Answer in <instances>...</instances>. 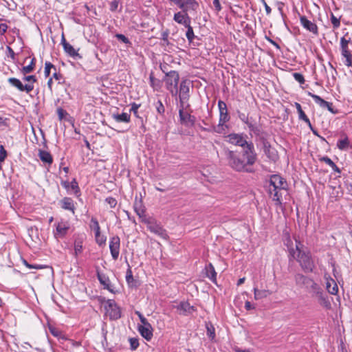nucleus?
Wrapping results in <instances>:
<instances>
[{
	"label": "nucleus",
	"mask_w": 352,
	"mask_h": 352,
	"mask_svg": "<svg viewBox=\"0 0 352 352\" xmlns=\"http://www.w3.org/2000/svg\"><path fill=\"white\" fill-rule=\"evenodd\" d=\"M224 154L229 166L236 172L253 173L252 166L258 160V155L253 142L241 152L224 149Z\"/></svg>",
	"instance_id": "nucleus-1"
},
{
	"label": "nucleus",
	"mask_w": 352,
	"mask_h": 352,
	"mask_svg": "<svg viewBox=\"0 0 352 352\" xmlns=\"http://www.w3.org/2000/svg\"><path fill=\"white\" fill-rule=\"evenodd\" d=\"M294 280L297 285L304 287L313 297L317 298L320 305L327 309L331 307L327 295L312 278L298 273L295 274Z\"/></svg>",
	"instance_id": "nucleus-2"
},
{
	"label": "nucleus",
	"mask_w": 352,
	"mask_h": 352,
	"mask_svg": "<svg viewBox=\"0 0 352 352\" xmlns=\"http://www.w3.org/2000/svg\"><path fill=\"white\" fill-rule=\"evenodd\" d=\"M170 3L176 6L180 9L173 15V20L178 24L184 27L191 23L188 12L197 11L199 3L196 0H167Z\"/></svg>",
	"instance_id": "nucleus-3"
},
{
	"label": "nucleus",
	"mask_w": 352,
	"mask_h": 352,
	"mask_svg": "<svg viewBox=\"0 0 352 352\" xmlns=\"http://www.w3.org/2000/svg\"><path fill=\"white\" fill-rule=\"evenodd\" d=\"M218 108L219 111V120L217 126H213L214 132L221 133L224 128L228 129L226 123L230 120V117L228 114L226 103L223 100L218 101Z\"/></svg>",
	"instance_id": "nucleus-4"
},
{
	"label": "nucleus",
	"mask_w": 352,
	"mask_h": 352,
	"mask_svg": "<svg viewBox=\"0 0 352 352\" xmlns=\"http://www.w3.org/2000/svg\"><path fill=\"white\" fill-rule=\"evenodd\" d=\"M299 263L300 267L305 273H311L316 268L314 261L309 250L305 252H298L294 258Z\"/></svg>",
	"instance_id": "nucleus-5"
},
{
	"label": "nucleus",
	"mask_w": 352,
	"mask_h": 352,
	"mask_svg": "<svg viewBox=\"0 0 352 352\" xmlns=\"http://www.w3.org/2000/svg\"><path fill=\"white\" fill-rule=\"evenodd\" d=\"M144 223L146 225L147 229L152 233L157 235L163 239L168 238V233L160 223L153 217L149 219H144Z\"/></svg>",
	"instance_id": "nucleus-6"
},
{
	"label": "nucleus",
	"mask_w": 352,
	"mask_h": 352,
	"mask_svg": "<svg viewBox=\"0 0 352 352\" xmlns=\"http://www.w3.org/2000/svg\"><path fill=\"white\" fill-rule=\"evenodd\" d=\"M179 107V122L182 125H184L186 127H192L194 126L196 122L195 116L190 114V112L188 111V109L190 106L185 105H178Z\"/></svg>",
	"instance_id": "nucleus-7"
},
{
	"label": "nucleus",
	"mask_w": 352,
	"mask_h": 352,
	"mask_svg": "<svg viewBox=\"0 0 352 352\" xmlns=\"http://www.w3.org/2000/svg\"><path fill=\"white\" fill-rule=\"evenodd\" d=\"M247 138L248 135L243 133H232L226 136V141L234 146H240L243 149L247 148L250 142H252V141H248Z\"/></svg>",
	"instance_id": "nucleus-8"
},
{
	"label": "nucleus",
	"mask_w": 352,
	"mask_h": 352,
	"mask_svg": "<svg viewBox=\"0 0 352 352\" xmlns=\"http://www.w3.org/2000/svg\"><path fill=\"white\" fill-rule=\"evenodd\" d=\"M104 309L106 314L109 316L110 320H116L121 318L120 308L118 306L114 300H107L104 305Z\"/></svg>",
	"instance_id": "nucleus-9"
},
{
	"label": "nucleus",
	"mask_w": 352,
	"mask_h": 352,
	"mask_svg": "<svg viewBox=\"0 0 352 352\" xmlns=\"http://www.w3.org/2000/svg\"><path fill=\"white\" fill-rule=\"evenodd\" d=\"M189 82L187 80H182L179 85V103L178 105L190 106L189 100Z\"/></svg>",
	"instance_id": "nucleus-10"
},
{
	"label": "nucleus",
	"mask_w": 352,
	"mask_h": 352,
	"mask_svg": "<svg viewBox=\"0 0 352 352\" xmlns=\"http://www.w3.org/2000/svg\"><path fill=\"white\" fill-rule=\"evenodd\" d=\"M270 188L276 190H287V184L286 180L278 175H273L270 179Z\"/></svg>",
	"instance_id": "nucleus-11"
},
{
	"label": "nucleus",
	"mask_w": 352,
	"mask_h": 352,
	"mask_svg": "<svg viewBox=\"0 0 352 352\" xmlns=\"http://www.w3.org/2000/svg\"><path fill=\"white\" fill-rule=\"evenodd\" d=\"M163 80L165 82L166 89H171L173 87L177 86L179 80V73L175 70L170 71L166 73Z\"/></svg>",
	"instance_id": "nucleus-12"
},
{
	"label": "nucleus",
	"mask_w": 352,
	"mask_h": 352,
	"mask_svg": "<svg viewBox=\"0 0 352 352\" xmlns=\"http://www.w3.org/2000/svg\"><path fill=\"white\" fill-rule=\"evenodd\" d=\"M8 82L11 86L16 88L19 91H25L27 94H29L34 89V85L32 83L23 85L19 79L16 78H9Z\"/></svg>",
	"instance_id": "nucleus-13"
},
{
	"label": "nucleus",
	"mask_w": 352,
	"mask_h": 352,
	"mask_svg": "<svg viewBox=\"0 0 352 352\" xmlns=\"http://www.w3.org/2000/svg\"><path fill=\"white\" fill-rule=\"evenodd\" d=\"M120 239L118 236H113L109 240V250L113 260H117L120 254Z\"/></svg>",
	"instance_id": "nucleus-14"
},
{
	"label": "nucleus",
	"mask_w": 352,
	"mask_h": 352,
	"mask_svg": "<svg viewBox=\"0 0 352 352\" xmlns=\"http://www.w3.org/2000/svg\"><path fill=\"white\" fill-rule=\"evenodd\" d=\"M61 185L69 193H74L76 197L80 195V190L76 179L74 178L71 182L68 181H62Z\"/></svg>",
	"instance_id": "nucleus-15"
},
{
	"label": "nucleus",
	"mask_w": 352,
	"mask_h": 352,
	"mask_svg": "<svg viewBox=\"0 0 352 352\" xmlns=\"http://www.w3.org/2000/svg\"><path fill=\"white\" fill-rule=\"evenodd\" d=\"M300 21L301 25L308 30L309 32L313 33L315 35L318 34V29L316 24L309 20L305 16H300Z\"/></svg>",
	"instance_id": "nucleus-16"
},
{
	"label": "nucleus",
	"mask_w": 352,
	"mask_h": 352,
	"mask_svg": "<svg viewBox=\"0 0 352 352\" xmlns=\"http://www.w3.org/2000/svg\"><path fill=\"white\" fill-rule=\"evenodd\" d=\"M176 309L180 315H189L195 311L194 306H191L187 301H182L177 306Z\"/></svg>",
	"instance_id": "nucleus-17"
},
{
	"label": "nucleus",
	"mask_w": 352,
	"mask_h": 352,
	"mask_svg": "<svg viewBox=\"0 0 352 352\" xmlns=\"http://www.w3.org/2000/svg\"><path fill=\"white\" fill-rule=\"evenodd\" d=\"M61 43L64 51L67 54L68 56L72 57L74 59L82 58V56L78 54V50H76L72 45L67 43L63 36H62Z\"/></svg>",
	"instance_id": "nucleus-18"
},
{
	"label": "nucleus",
	"mask_w": 352,
	"mask_h": 352,
	"mask_svg": "<svg viewBox=\"0 0 352 352\" xmlns=\"http://www.w3.org/2000/svg\"><path fill=\"white\" fill-rule=\"evenodd\" d=\"M97 278L101 285L104 286V289H107L111 293H115L113 287L111 285V281L108 276L105 274L100 272L99 270L96 271Z\"/></svg>",
	"instance_id": "nucleus-19"
},
{
	"label": "nucleus",
	"mask_w": 352,
	"mask_h": 352,
	"mask_svg": "<svg viewBox=\"0 0 352 352\" xmlns=\"http://www.w3.org/2000/svg\"><path fill=\"white\" fill-rule=\"evenodd\" d=\"M69 226L66 221L58 222L56 226V232L54 234L56 238H63L67 233Z\"/></svg>",
	"instance_id": "nucleus-20"
},
{
	"label": "nucleus",
	"mask_w": 352,
	"mask_h": 352,
	"mask_svg": "<svg viewBox=\"0 0 352 352\" xmlns=\"http://www.w3.org/2000/svg\"><path fill=\"white\" fill-rule=\"evenodd\" d=\"M263 148L264 153L268 159L274 162L278 159V153L270 142H265L263 146Z\"/></svg>",
	"instance_id": "nucleus-21"
},
{
	"label": "nucleus",
	"mask_w": 352,
	"mask_h": 352,
	"mask_svg": "<svg viewBox=\"0 0 352 352\" xmlns=\"http://www.w3.org/2000/svg\"><path fill=\"white\" fill-rule=\"evenodd\" d=\"M283 190H279V189H272V188H269V192L270 195L272 197V199L274 201H275V205L277 206H282V197L283 193L282 191Z\"/></svg>",
	"instance_id": "nucleus-22"
},
{
	"label": "nucleus",
	"mask_w": 352,
	"mask_h": 352,
	"mask_svg": "<svg viewBox=\"0 0 352 352\" xmlns=\"http://www.w3.org/2000/svg\"><path fill=\"white\" fill-rule=\"evenodd\" d=\"M206 276L213 283L217 285V272L213 265L211 263L207 264L205 267Z\"/></svg>",
	"instance_id": "nucleus-23"
},
{
	"label": "nucleus",
	"mask_w": 352,
	"mask_h": 352,
	"mask_svg": "<svg viewBox=\"0 0 352 352\" xmlns=\"http://www.w3.org/2000/svg\"><path fill=\"white\" fill-rule=\"evenodd\" d=\"M138 331L140 333V335L147 341H150L153 336V327L152 326L149 327H138Z\"/></svg>",
	"instance_id": "nucleus-24"
},
{
	"label": "nucleus",
	"mask_w": 352,
	"mask_h": 352,
	"mask_svg": "<svg viewBox=\"0 0 352 352\" xmlns=\"http://www.w3.org/2000/svg\"><path fill=\"white\" fill-rule=\"evenodd\" d=\"M326 289L332 295H336L338 292V287L336 283L330 276L326 278Z\"/></svg>",
	"instance_id": "nucleus-25"
},
{
	"label": "nucleus",
	"mask_w": 352,
	"mask_h": 352,
	"mask_svg": "<svg viewBox=\"0 0 352 352\" xmlns=\"http://www.w3.org/2000/svg\"><path fill=\"white\" fill-rule=\"evenodd\" d=\"M60 204L63 209L72 211L74 213L75 206L72 198L67 197H64L60 200Z\"/></svg>",
	"instance_id": "nucleus-26"
},
{
	"label": "nucleus",
	"mask_w": 352,
	"mask_h": 352,
	"mask_svg": "<svg viewBox=\"0 0 352 352\" xmlns=\"http://www.w3.org/2000/svg\"><path fill=\"white\" fill-rule=\"evenodd\" d=\"M126 281L129 287L137 288L138 287V282L134 279L131 268L129 265L126 272Z\"/></svg>",
	"instance_id": "nucleus-27"
},
{
	"label": "nucleus",
	"mask_w": 352,
	"mask_h": 352,
	"mask_svg": "<svg viewBox=\"0 0 352 352\" xmlns=\"http://www.w3.org/2000/svg\"><path fill=\"white\" fill-rule=\"evenodd\" d=\"M113 119L117 122H124L129 123L131 120L130 114L128 113L123 112L121 114L119 113H113L112 114Z\"/></svg>",
	"instance_id": "nucleus-28"
},
{
	"label": "nucleus",
	"mask_w": 352,
	"mask_h": 352,
	"mask_svg": "<svg viewBox=\"0 0 352 352\" xmlns=\"http://www.w3.org/2000/svg\"><path fill=\"white\" fill-rule=\"evenodd\" d=\"M133 208H134V210H135V213L140 217V219H141V221L142 223H144V219H149L151 217H147L145 214V209L142 206L141 203H139V204L136 203L134 205Z\"/></svg>",
	"instance_id": "nucleus-29"
},
{
	"label": "nucleus",
	"mask_w": 352,
	"mask_h": 352,
	"mask_svg": "<svg viewBox=\"0 0 352 352\" xmlns=\"http://www.w3.org/2000/svg\"><path fill=\"white\" fill-rule=\"evenodd\" d=\"M342 136H343V138L337 142V147L340 151H347L350 146L349 138L346 134H343Z\"/></svg>",
	"instance_id": "nucleus-30"
},
{
	"label": "nucleus",
	"mask_w": 352,
	"mask_h": 352,
	"mask_svg": "<svg viewBox=\"0 0 352 352\" xmlns=\"http://www.w3.org/2000/svg\"><path fill=\"white\" fill-rule=\"evenodd\" d=\"M296 241V248L295 249L291 248L289 249V255L292 258H296V255L298 252H305V250H302L303 244L298 239H295Z\"/></svg>",
	"instance_id": "nucleus-31"
},
{
	"label": "nucleus",
	"mask_w": 352,
	"mask_h": 352,
	"mask_svg": "<svg viewBox=\"0 0 352 352\" xmlns=\"http://www.w3.org/2000/svg\"><path fill=\"white\" fill-rule=\"evenodd\" d=\"M38 156H39L41 160L44 163H46V164H48L49 165H50L53 162L52 156L48 151H43V150H39Z\"/></svg>",
	"instance_id": "nucleus-32"
},
{
	"label": "nucleus",
	"mask_w": 352,
	"mask_h": 352,
	"mask_svg": "<svg viewBox=\"0 0 352 352\" xmlns=\"http://www.w3.org/2000/svg\"><path fill=\"white\" fill-rule=\"evenodd\" d=\"M153 105L155 107L157 114L160 116L162 118H164L165 107L163 104L162 102L160 100H157V101L153 102Z\"/></svg>",
	"instance_id": "nucleus-33"
},
{
	"label": "nucleus",
	"mask_w": 352,
	"mask_h": 352,
	"mask_svg": "<svg viewBox=\"0 0 352 352\" xmlns=\"http://www.w3.org/2000/svg\"><path fill=\"white\" fill-rule=\"evenodd\" d=\"M36 62V58L34 57L32 58L28 65L22 67L21 72L23 75L31 73L34 69Z\"/></svg>",
	"instance_id": "nucleus-34"
},
{
	"label": "nucleus",
	"mask_w": 352,
	"mask_h": 352,
	"mask_svg": "<svg viewBox=\"0 0 352 352\" xmlns=\"http://www.w3.org/2000/svg\"><path fill=\"white\" fill-rule=\"evenodd\" d=\"M83 240L81 238H77L74 241V255L77 257L82 252Z\"/></svg>",
	"instance_id": "nucleus-35"
},
{
	"label": "nucleus",
	"mask_w": 352,
	"mask_h": 352,
	"mask_svg": "<svg viewBox=\"0 0 352 352\" xmlns=\"http://www.w3.org/2000/svg\"><path fill=\"white\" fill-rule=\"evenodd\" d=\"M150 85L154 89L158 90L161 88L162 82L159 79L155 78L154 74L151 72L149 75Z\"/></svg>",
	"instance_id": "nucleus-36"
},
{
	"label": "nucleus",
	"mask_w": 352,
	"mask_h": 352,
	"mask_svg": "<svg viewBox=\"0 0 352 352\" xmlns=\"http://www.w3.org/2000/svg\"><path fill=\"white\" fill-rule=\"evenodd\" d=\"M185 28L187 29L186 32V38L189 43H192L195 38L192 27L190 23H189L188 25L185 26Z\"/></svg>",
	"instance_id": "nucleus-37"
},
{
	"label": "nucleus",
	"mask_w": 352,
	"mask_h": 352,
	"mask_svg": "<svg viewBox=\"0 0 352 352\" xmlns=\"http://www.w3.org/2000/svg\"><path fill=\"white\" fill-rule=\"evenodd\" d=\"M307 95L311 96L314 102L318 104L320 107L323 108L324 107V102H326V100H324V99H322L320 96H318V95H316L311 92H308L307 93Z\"/></svg>",
	"instance_id": "nucleus-38"
},
{
	"label": "nucleus",
	"mask_w": 352,
	"mask_h": 352,
	"mask_svg": "<svg viewBox=\"0 0 352 352\" xmlns=\"http://www.w3.org/2000/svg\"><path fill=\"white\" fill-rule=\"evenodd\" d=\"M89 227L91 230H94L95 234L96 233L98 234V232L100 231V227L99 223H98V220L96 219V218H95V217H92L91 219V223L89 225Z\"/></svg>",
	"instance_id": "nucleus-39"
},
{
	"label": "nucleus",
	"mask_w": 352,
	"mask_h": 352,
	"mask_svg": "<svg viewBox=\"0 0 352 352\" xmlns=\"http://www.w3.org/2000/svg\"><path fill=\"white\" fill-rule=\"evenodd\" d=\"M95 239L99 246H103L106 244L107 237L104 235H101L100 231L98 232V234H95Z\"/></svg>",
	"instance_id": "nucleus-40"
},
{
	"label": "nucleus",
	"mask_w": 352,
	"mask_h": 352,
	"mask_svg": "<svg viewBox=\"0 0 352 352\" xmlns=\"http://www.w3.org/2000/svg\"><path fill=\"white\" fill-rule=\"evenodd\" d=\"M23 265L26 266L28 269H34V270H41L47 267V265H39V264H30L25 259H23L22 261Z\"/></svg>",
	"instance_id": "nucleus-41"
},
{
	"label": "nucleus",
	"mask_w": 352,
	"mask_h": 352,
	"mask_svg": "<svg viewBox=\"0 0 352 352\" xmlns=\"http://www.w3.org/2000/svg\"><path fill=\"white\" fill-rule=\"evenodd\" d=\"M254 298L256 300L261 299L267 296L266 290H258L256 287L254 288Z\"/></svg>",
	"instance_id": "nucleus-42"
},
{
	"label": "nucleus",
	"mask_w": 352,
	"mask_h": 352,
	"mask_svg": "<svg viewBox=\"0 0 352 352\" xmlns=\"http://www.w3.org/2000/svg\"><path fill=\"white\" fill-rule=\"evenodd\" d=\"M51 69H54V71L56 70V67L52 63H51L50 62H47V61L45 62V71H44V74H45V77H49V76L50 75Z\"/></svg>",
	"instance_id": "nucleus-43"
},
{
	"label": "nucleus",
	"mask_w": 352,
	"mask_h": 352,
	"mask_svg": "<svg viewBox=\"0 0 352 352\" xmlns=\"http://www.w3.org/2000/svg\"><path fill=\"white\" fill-rule=\"evenodd\" d=\"M298 113V118L299 120H303L309 127H311V123L309 119V118L307 116L305 113L302 111H300Z\"/></svg>",
	"instance_id": "nucleus-44"
},
{
	"label": "nucleus",
	"mask_w": 352,
	"mask_h": 352,
	"mask_svg": "<svg viewBox=\"0 0 352 352\" xmlns=\"http://www.w3.org/2000/svg\"><path fill=\"white\" fill-rule=\"evenodd\" d=\"M333 29H337L340 25V21L339 18H337L333 13L331 14L330 18Z\"/></svg>",
	"instance_id": "nucleus-45"
},
{
	"label": "nucleus",
	"mask_w": 352,
	"mask_h": 352,
	"mask_svg": "<svg viewBox=\"0 0 352 352\" xmlns=\"http://www.w3.org/2000/svg\"><path fill=\"white\" fill-rule=\"evenodd\" d=\"M120 0H113L109 3V10L111 12H116L118 10Z\"/></svg>",
	"instance_id": "nucleus-46"
},
{
	"label": "nucleus",
	"mask_w": 352,
	"mask_h": 352,
	"mask_svg": "<svg viewBox=\"0 0 352 352\" xmlns=\"http://www.w3.org/2000/svg\"><path fill=\"white\" fill-rule=\"evenodd\" d=\"M293 77L300 84H304L305 82V78L303 76V75L300 73H297V72H295V73H293Z\"/></svg>",
	"instance_id": "nucleus-47"
},
{
	"label": "nucleus",
	"mask_w": 352,
	"mask_h": 352,
	"mask_svg": "<svg viewBox=\"0 0 352 352\" xmlns=\"http://www.w3.org/2000/svg\"><path fill=\"white\" fill-rule=\"evenodd\" d=\"M207 335L211 339L213 340L215 337L214 328L212 325H207Z\"/></svg>",
	"instance_id": "nucleus-48"
},
{
	"label": "nucleus",
	"mask_w": 352,
	"mask_h": 352,
	"mask_svg": "<svg viewBox=\"0 0 352 352\" xmlns=\"http://www.w3.org/2000/svg\"><path fill=\"white\" fill-rule=\"evenodd\" d=\"M105 201L110 206L111 208H114L117 205V200L112 197H107Z\"/></svg>",
	"instance_id": "nucleus-49"
},
{
	"label": "nucleus",
	"mask_w": 352,
	"mask_h": 352,
	"mask_svg": "<svg viewBox=\"0 0 352 352\" xmlns=\"http://www.w3.org/2000/svg\"><path fill=\"white\" fill-rule=\"evenodd\" d=\"M129 342L132 350H135L139 346V341L137 338H131L129 339Z\"/></svg>",
	"instance_id": "nucleus-50"
},
{
	"label": "nucleus",
	"mask_w": 352,
	"mask_h": 352,
	"mask_svg": "<svg viewBox=\"0 0 352 352\" xmlns=\"http://www.w3.org/2000/svg\"><path fill=\"white\" fill-rule=\"evenodd\" d=\"M116 37L125 44H131L129 39L122 34H116Z\"/></svg>",
	"instance_id": "nucleus-51"
},
{
	"label": "nucleus",
	"mask_w": 352,
	"mask_h": 352,
	"mask_svg": "<svg viewBox=\"0 0 352 352\" xmlns=\"http://www.w3.org/2000/svg\"><path fill=\"white\" fill-rule=\"evenodd\" d=\"M140 104H136L135 102H133L131 104L130 111L133 112L135 117H138V109L140 108Z\"/></svg>",
	"instance_id": "nucleus-52"
},
{
	"label": "nucleus",
	"mask_w": 352,
	"mask_h": 352,
	"mask_svg": "<svg viewBox=\"0 0 352 352\" xmlns=\"http://www.w3.org/2000/svg\"><path fill=\"white\" fill-rule=\"evenodd\" d=\"M168 36H169V30H166L162 32L161 34V39L167 45H168Z\"/></svg>",
	"instance_id": "nucleus-53"
},
{
	"label": "nucleus",
	"mask_w": 352,
	"mask_h": 352,
	"mask_svg": "<svg viewBox=\"0 0 352 352\" xmlns=\"http://www.w3.org/2000/svg\"><path fill=\"white\" fill-rule=\"evenodd\" d=\"M23 80L24 81L28 82V83H32V85L37 80L36 77L34 75L25 76L23 78Z\"/></svg>",
	"instance_id": "nucleus-54"
},
{
	"label": "nucleus",
	"mask_w": 352,
	"mask_h": 352,
	"mask_svg": "<svg viewBox=\"0 0 352 352\" xmlns=\"http://www.w3.org/2000/svg\"><path fill=\"white\" fill-rule=\"evenodd\" d=\"M264 132V131L262 129V128L258 126V125H256V127H254L252 131H251V133H253L254 135L256 136V137H258V135H261L262 133Z\"/></svg>",
	"instance_id": "nucleus-55"
},
{
	"label": "nucleus",
	"mask_w": 352,
	"mask_h": 352,
	"mask_svg": "<svg viewBox=\"0 0 352 352\" xmlns=\"http://www.w3.org/2000/svg\"><path fill=\"white\" fill-rule=\"evenodd\" d=\"M57 114L60 120H62L67 114L66 111L61 107L57 109Z\"/></svg>",
	"instance_id": "nucleus-56"
},
{
	"label": "nucleus",
	"mask_w": 352,
	"mask_h": 352,
	"mask_svg": "<svg viewBox=\"0 0 352 352\" xmlns=\"http://www.w3.org/2000/svg\"><path fill=\"white\" fill-rule=\"evenodd\" d=\"M7 156V152L2 145H0V162L5 160Z\"/></svg>",
	"instance_id": "nucleus-57"
},
{
	"label": "nucleus",
	"mask_w": 352,
	"mask_h": 352,
	"mask_svg": "<svg viewBox=\"0 0 352 352\" xmlns=\"http://www.w3.org/2000/svg\"><path fill=\"white\" fill-rule=\"evenodd\" d=\"M323 109H327V110L329 111H330V112H331L333 113H337V111H334V109H333V104L331 102H329L327 101H326L324 102Z\"/></svg>",
	"instance_id": "nucleus-58"
},
{
	"label": "nucleus",
	"mask_w": 352,
	"mask_h": 352,
	"mask_svg": "<svg viewBox=\"0 0 352 352\" xmlns=\"http://www.w3.org/2000/svg\"><path fill=\"white\" fill-rule=\"evenodd\" d=\"M267 133L264 131L261 135H258L257 138L259 139L261 142L262 143V145L263 146L265 142H270L267 139Z\"/></svg>",
	"instance_id": "nucleus-59"
},
{
	"label": "nucleus",
	"mask_w": 352,
	"mask_h": 352,
	"mask_svg": "<svg viewBox=\"0 0 352 352\" xmlns=\"http://www.w3.org/2000/svg\"><path fill=\"white\" fill-rule=\"evenodd\" d=\"M319 160L320 161L326 163L329 166L333 163V162L328 156H323L320 157Z\"/></svg>",
	"instance_id": "nucleus-60"
},
{
	"label": "nucleus",
	"mask_w": 352,
	"mask_h": 352,
	"mask_svg": "<svg viewBox=\"0 0 352 352\" xmlns=\"http://www.w3.org/2000/svg\"><path fill=\"white\" fill-rule=\"evenodd\" d=\"M236 113H237L238 118L243 122H244L248 118V115L245 114L244 113L241 112L240 111H237Z\"/></svg>",
	"instance_id": "nucleus-61"
},
{
	"label": "nucleus",
	"mask_w": 352,
	"mask_h": 352,
	"mask_svg": "<svg viewBox=\"0 0 352 352\" xmlns=\"http://www.w3.org/2000/svg\"><path fill=\"white\" fill-rule=\"evenodd\" d=\"M341 54L343 57L351 56V54L348 47L341 48Z\"/></svg>",
	"instance_id": "nucleus-62"
},
{
	"label": "nucleus",
	"mask_w": 352,
	"mask_h": 352,
	"mask_svg": "<svg viewBox=\"0 0 352 352\" xmlns=\"http://www.w3.org/2000/svg\"><path fill=\"white\" fill-rule=\"evenodd\" d=\"M349 42H350V39L346 40L344 37H342L340 39V47L341 48L348 47V44Z\"/></svg>",
	"instance_id": "nucleus-63"
},
{
	"label": "nucleus",
	"mask_w": 352,
	"mask_h": 352,
	"mask_svg": "<svg viewBox=\"0 0 352 352\" xmlns=\"http://www.w3.org/2000/svg\"><path fill=\"white\" fill-rule=\"evenodd\" d=\"M8 26L6 23H0V34L3 35L8 30Z\"/></svg>",
	"instance_id": "nucleus-64"
}]
</instances>
